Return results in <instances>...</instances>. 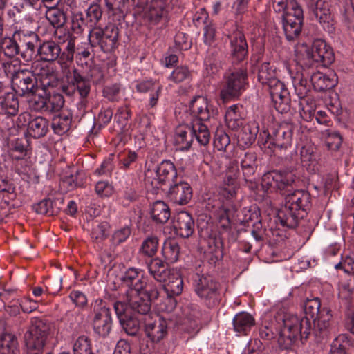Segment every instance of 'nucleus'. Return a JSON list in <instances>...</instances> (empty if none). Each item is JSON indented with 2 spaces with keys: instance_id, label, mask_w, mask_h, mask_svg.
<instances>
[{
  "instance_id": "17",
  "label": "nucleus",
  "mask_w": 354,
  "mask_h": 354,
  "mask_svg": "<svg viewBox=\"0 0 354 354\" xmlns=\"http://www.w3.org/2000/svg\"><path fill=\"white\" fill-rule=\"evenodd\" d=\"M192 113L197 117L195 120L207 121L213 115V109L209 104L208 100L204 96H196L190 102L189 105Z\"/></svg>"
},
{
  "instance_id": "22",
  "label": "nucleus",
  "mask_w": 354,
  "mask_h": 354,
  "mask_svg": "<svg viewBox=\"0 0 354 354\" xmlns=\"http://www.w3.org/2000/svg\"><path fill=\"white\" fill-rule=\"evenodd\" d=\"M258 129V124L255 121H250L245 124L236 134L238 145L242 148L250 147L256 139Z\"/></svg>"
},
{
  "instance_id": "2",
  "label": "nucleus",
  "mask_w": 354,
  "mask_h": 354,
  "mask_svg": "<svg viewBox=\"0 0 354 354\" xmlns=\"http://www.w3.org/2000/svg\"><path fill=\"white\" fill-rule=\"evenodd\" d=\"M258 81L269 89L275 109L281 113L289 109V92L283 82L277 77L276 67L270 62H263L259 67Z\"/></svg>"
},
{
  "instance_id": "29",
  "label": "nucleus",
  "mask_w": 354,
  "mask_h": 354,
  "mask_svg": "<svg viewBox=\"0 0 354 354\" xmlns=\"http://www.w3.org/2000/svg\"><path fill=\"white\" fill-rule=\"evenodd\" d=\"M71 121L72 113L68 110H62L53 118L52 128L55 133L63 134L69 130Z\"/></svg>"
},
{
  "instance_id": "49",
  "label": "nucleus",
  "mask_w": 354,
  "mask_h": 354,
  "mask_svg": "<svg viewBox=\"0 0 354 354\" xmlns=\"http://www.w3.org/2000/svg\"><path fill=\"white\" fill-rule=\"evenodd\" d=\"M303 48L307 58L305 64L308 67H313L315 66V57L319 55V52L323 48H326V42L321 39H317L313 41L310 48L306 45H303Z\"/></svg>"
},
{
  "instance_id": "4",
  "label": "nucleus",
  "mask_w": 354,
  "mask_h": 354,
  "mask_svg": "<svg viewBox=\"0 0 354 354\" xmlns=\"http://www.w3.org/2000/svg\"><path fill=\"white\" fill-rule=\"evenodd\" d=\"M225 79V84L220 93L223 102L239 97L246 89L248 84V72L243 67L230 71Z\"/></svg>"
},
{
  "instance_id": "30",
  "label": "nucleus",
  "mask_w": 354,
  "mask_h": 354,
  "mask_svg": "<svg viewBox=\"0 0 354 354\" xmlns=\"http://www.w3.org/2000/svg\"><path fill=\"white\" fill-rule=\"evenodd\" d=\"M147 268L150 274L159 282H166L171 271L158 258L151 259L147 264Z\"/></svg>"
},
{
  "instance_id": "12",
  "label": "nucleus",
  "mask_w": 354,
  "mask_h": 354,
  "mask_svg": "<svg viewBox=\"0 0 354 354\" xmlns=\"http://www.w3.org/2000/svg\"><path fill=\"white\" fill-rule=\"evenodd\" d=\"M310 200L309 193L304 190H296L292 193L288 194L285 198L286 209H293L299 212V214H304L308 207Z\"/></svg>"
},
{
  "instance_id": "25",
  "label": "nucleus",
  "mask_w": 354,
  "mask_h": 354,
  "mask_svg": "<svg viewBox=\"0 0 354 354\" xmlns=\"http://www.w3.org/2000/svg\"><path fill=\"white\" fill-rule=\"evenodd\" d=\"M163 289L168 298H172L181 294L183 289V281L178 271L171 270Z\"/></svg>"
},
{
  "instance_id": "57",
  "label": "nucleus",
  "mask_w": 354,
  "mask_h": 354,
  "mask_svg": "<svg viewBox=\"0 0 354 354\" xmlns=\"http://www.w3.org/2000/svg\"><path fill=\"white\" fill-rule=\"evenodd\" d=\"M75 354H93L89 339L84 335L79 337L74 343Z\"/></svg>"
},
{
  "instance_id": "52",
  "label": "nucleus",
  "mask_w": 354,
  "mask_h": 354,
  "mask_svg": "<svg viewBox=\"0 0 354 354\" xmlns=\"http://www.w3.org/2000/svg\"><path fill=\"white\" fill-rule=\"evenodd\" d=\"M241 165L244 176L250 177L255 172L256 156L252 153H246L241 160Z\"/></svg>"
},
{
  "instance_id": "44",
  "label": "nucleus",
  "mask_w": 354,
  "mask_h": 354,
  "mask_svg": "<svg viewBox=\"0 0 354 354\" xmlns=\"http://www.w3.org/2000/svg\"><path fill=\"white\" fill-rule=\"evenodd\" d=\"M292 17H283V28L288 40L295 39L301 30L302 21L291 19Z\"/></svg>"
},
{
  "instance_id": "59",
  "label": "nucleus",
  "mask_w": 354,
  "mask_h": 354,
  "mask_svg": "<svg viewBox=\"0 0 354 354\" xmlns=\"http://www.w3.org/2000/svg\"><path fill=\"white\" fill-rule=\"evenodd\" d=\"M348 342L344 335H339L332 342L329 354H347L346 351Z\"/></svg>"
},
{
  "instance_id": "21",
  "label": "nucleus",
  "mask_w": 354,
  "mask_h": 354,
  "mask_svg": "<svg viewBox=\"0 0 354 354\" xmlns=\"http://www.w3.org/2000/svg\"><path fill=\"white\" fill-rule=\"evenodd\" d=\"M128 297L127 305L134 312L133 313L139 314L140 316L142 317V319L147 315H151L149 313L151 309L150 303L139 292L135 289L132 290Z\"/></svg>"
},
{
  "instance_id": "53",
  "label": "nucleus",
  "mask_w": 354,
  "mask_h": 354,
  "mask_svg": "<svg viewBox=\"0 0 354 354\" xmlns=\"http://www.w3.org/2000/svg\"><path fill=\"white\" fill-rule=\"evenodd\" d=\"M168 79L174 83H180L192 79V72L185 66L176 67L169 76Z\"/></svg>"
},
{
  "instance_id": "34",
  "label": "nucleus",
  "mask_w": 354,
  "mask_h": 354,
  "mask_svg": "<svg viewBox=\"0 0 354 354\" xmlns=\"http://www.w3.org/2000/svg\"><path fill=\"white\" fill-rule=\"evenodd\" d=\"M193 141L192 126H180L175 135V142L181 150H187Z\"/></svg>"
},
{
  "instance_id": "58",
  "label": "nucleus",
  "mask_w": 354,
  "mask_h": 354,
  "mask_svg": "<svg viewBox=\"0 0 354 354\" xmlns=\"http://www.w3.org/2000/svg\"><path fill=\"white\" fill-rule=\"evenodd\" d=\"M110 226L106 222L98 223L93 226L91 232V238L97 242L104 239L107 235Z\"/></svg>"
},
{
  "instance_id": "32",
  "label": "nucleus",
  "mask_w": 354,
  "mask_h": 354,
  "mask_svg": "<svg viewBox=\"0 0 354 354\" xmlns=\"http://www.w3.org/2000/svg\"><path fill=\"white\" fill-rule=\"evenodd\" d=\"M37 109H44L45 111L57 112L63 106L64 104V100L63 97L59 94H55L50 96L48 99L45 97H41L39 102H36Z\"/></svg>"
},
{
  "instance_id": "36",
  "label": "nucleus",
  "mask_w": 354,
  "mask_h": 354,
  "mask_svg": "<svg viewBox=\"0 0 354 354\" xmlns=\"http://www.w3.org/2000/svg\"><path fill=\"white\" fill-rule=\"evenodd\" d=\"M286 204L277 213V218L283 226L290 228L297 226L299 219L304 216V214H299V212L293 209H287L285 212Z\"/></svg>"
},
{
  "instance_id": "24",
  "label": "nucleus",
  "mask_w": 354,
  "mask_h": 354,
  "mask_svg": "<svg viewBox=\"0 0 354 354\" xmlns=\"http://www.w3.org/2000/svg\"><path fill=\"white\" fill-rule=\"evenodd\" d=\"M332 317L331 311L328 308H322L316 319L313 320L316 335L324 337L328 334L333 326Z\"/></svg>"
},
{
  "instance_id": "11",
  "label": "nucleus",
  "mask_w": 354,
  "mask_h": 354,
  "mask_svg": "<svg viewBox=\"0 0 354 354\" xmlns=\"http://www.w3.org/2000/svg\"><path fill=\"white\" fill-rule=\"evenodd\" d=\"M142 322L146 335L151 342H159L167 335V322L158 315H147L142 319Z\"/></svg>"
},
{
  "instance_id": "14",
  "label": "nucleus",
  "mask_w": 354,
  "mask_h": 354,
  "mask_svg": "<svg viewBox=\"0 0 354 354\" xmlns=\"http://www.w3.org/2000/svg\"><path fill=\"white\" fill-rule=\"evenodd\" d=\"M194 221L187 212H180L174 217L173 227L177 234L183 238H188L194 232Z\"/></svg>"
},
{
  "instance_id": "61",
  "label": "nucleus",
  "mask_w": 354,
  "mask_h": 354,
  "mask_svg": "<svg viewBox=\"0 0 354 354\" xmlns=\"http://www.w3.org/2000/svg\"><path fill=\"white\" fill-rule=\"evenodd\" d=\"M10 150L13 158L20 160L26 155V149L21 140H15L10 144Z\"/></svg>"
},
{
  "instance_id": "40",
  "label": "nucleus",
  "mask_w": 354,
  "mask_h": 354,
  "mask_svg": "<svg viewBox=\"0 0 354 354\" xmlns=\"http://www.w3.org/2000/svg\"><path fill=\"white\" fill-rule=\"evenodd\" d=\"M0 106L5 114L15 115L18 111L19 103L13 93L5 92L4 95L0 97Z\"/></svg>"
},
{
  "instance_id": "28",
  "label": "nucleus",
  "mask_w": 354,
  "mask_h": 354,
  "mask_svg": "<svg viewBox=\"0 0 354 354\" xmlns=\"http://www.w3.org/2000/svg\"><path fill=\"white\" fill-rule=\"evenodd\" d=\"M177 171L170 160H163L156 169V179L159 185L173 181L176 178Z\"/></svg>"
},
{
  "instance_id": "45",
  "label": "nucleus",
  "mask_w": 354,
  "mask_h": 354,
  "mask_svg": "<svg viewBox=\"0 0 354 354\" xmlns=\"http://www.w3.org/2000/svg\"><path fill=\"white\" fill-rule=\"evenodd\" d=\"M292 17H283V28L288 40L295 39L301 30L302 21L291 19Z\"/></svg>"
},
{
  "instance_id": "43",
  "label": "nucleus",
  "mask_w": 354,
  "mask_h": 354,
  "mask_svg": "<svg viewBox=\"0 0 354 354\" xmlns=\"http://www.w3.org/2000/svg\"><path fill=\"white\" fill-rule=\"evenodd\" d=\"M193 138L195 137L201 145H206L210 140V133L206 125L200 120H194L192 122Z\"/></svg>"
},
{
  "instance_id": "3",
  "label": "nucleus",
  "mask_w": 354,
  "mask_h": 354,
  "mask_svg": "<svg viewBox=\"0 0 354 354\" xmlns=\"http://www.w3.org/2000/svg\"><path fill=\"white\" fill-rule=\"evenodd\" d=\"M238 176L239 171L236 167L232 171L227 172L223 180L224 185L227 187H224L221 193L223 196L227 197V200L218 205L219 222L223 227L230 226L231 218L234 216L235 209L231 199L235 197L239 188Z\"/></svg>"
},
{
  "instance_id": "51",
  "label": "nucleus",
  "mask_w": 354,
  "mask_h": 354,
  "mask_svg": "<svg viewBox=\"0 0 354 354\" xmlns=\"http://www.w3.org/2000/svg\"><path fill=\"white\" fill-rule=\"evenodd\" d=\"M2 69L7 77L10 78L11 82L18 76L19 72H22L24 69L21 68L20 61L18 59H11L2 63Z\"/></svg>"
},
{
  "instance_id": "46",
  "label": "nucleus",
  "mask_w": 354,
  "mask_h": 354,
  "mask_svg": "<svg viewBox=\"0 0 354 354\" xmlns=\"http://www.w3.org/2000/svg\"><path fill=\"white\" fill-rule=\"evenodd\" d=\"M46 17L54 28H60L66 22L65 14L54 6H46Z\"/></svg>"
},
{
  "instance_id": "5",
  "label": "nucleus",
  "mask_w": 354,
  "mask_h": 354,
  "mask_svg": "<svg viewBox=\"0 0 354 354\" xmlns=\"http://www.w3.org/2000/svg\"><path fill=\"white\" fill-rule=\"evenodd\" d=\"M93 328L98 335L106 337L112 327V319L109 308L101 299L93 301L91 304Z\"/></svg>"
},
{
  "instance_id": "39",
  "label": "nucleus",
  "mask_w": 354,
  "mask_h": 354,
  "mask_svg": "<svg viewBox=\"0 0 354 354\" xmlns=\"http://www.w3.org/2000/svg\"><path fill=\"white\" fill-rule=\"evenodd\" d=\"M151 214L156 222L165 223L170 217V209L165 202L157 201L153 204Z\"/></svg>"
},
{
  "instance_id": "26",
  "label": "nucleus",
  "mask_w": 354,
  "mask_h": 354,
  "mask_svg": "<svg viewBox=\"0 0 354 354\" xmlns=\"http://www.w3.org/2000/svg\"><path fill=\"white\" fill-rule=\"evenodd\" d=\"M235 332L246 335L254 326L255 319L252 315L247 312H240L234 316L232 320Z\"/></svg>"
},
{
  "instance_id": "60",
  "label": "nucleus",
  "mask_w": 354,
  "mask_h": 354,
  "mask_svg": "<svg viewBox=\"0 0 354 354\" xmlns=\"http://www.w3.org/2000/svg\"><path fill=\"white\" fill-rule=\"evenodd\" d=\"M283 17H292L291 19L303 21V10L296 2H290Z\"/></svg>"
},
{
  "instance_id": "16",
  "label": "nucleus",
  "mask_w": 354,
  "mask_h": 354,
  "mask_svg": "<svg viewBox=\"0 0 354 354\" xmlns=\"http://www.w3.org/2000/svg\"><path fill=\"white\" fill-rule=\"evenodd\" d=\"M66 79L68 86L72 87L73 90H77L81 99L87 97L91 91V84L88 79L83 77L76 69L72 72L68 71Z\"/></svg>"
},
{
  "instance_id": "1",
  "label": "nucleus",
  "mask_w": 354,
  "mask_h": 354,
  "mask_svg": "<svg viewBox=\"0 0 354 354\" xmlns=\"http://www.w3.org/2000/svg\"><path fill=\"white\" fill-rule=\"evenodd\" d=\"M276 333L279 335V346L288 349L299 337H308V319H300L297 315L288 313L285 308L274 306L270 312L264 314L259 334L262 339H270Z\"/></svg>"
},
{
  "instance_id": "63",
  "label": "nucleus",
  "mask_w": 354,
  "mask_h": 354,
  "mask_svg": "<svg viewBox=\"0 0 354 354\" xmlns=\"http://www.w3.org/2000/svg\"><path fill=\"white\" fill-rule=\"evenodd\" d=\"M35 212L40 214L53 215L55 211L53 208V202L49 199H45L33 207Z\"/></svg>"
},
{
  "instance_id": "42",
  "label": "nucleus",
  "mask_w": 354,
  "mask_h": 354,
  "mask_svg": "<svg viewBox=\"0 0 354 354\" xmlns=\"http://www.w3.org/2000/svg\"><path fill=\"white\" fill-rule=\"evenodd\" d=\"M321 304L319 299L317 297L307 299L304 304V312L306 314V317H299L300 319H308V323L309 324V332L310 331V319L313 321L316 319V317L319 315L322 310Z\"/></svg>"
},
{
  "instance_id": "41",
  "label": "nucleus",
  "mask_w": 354,
  "mask_h": 354,
  "mask_svg": "<svg viewBox=\"0 0 354 354\" xmlns=\"http://www.w3.org/2000/svg\"><path fill=\"white\" fill-rule=\"evenodd\" d=\"M180 253V247L176 241L174 239L166 240L162 248V254L165 259L170 263L178 261Z\"/></svg>"
},
{
  "instance_id": "38",
  "label": "nucleus",
  "mask_w": 354,
  "mask_h": 354,
  "mask_svg": "<svg viewBox=\"0 0 354 354\" xmlns=\"http://www.w3.org/2000/svg\"><path fill=\"white\" fill-rule=\"evenodd\" d=\"M141 322H142V317L129 313L120 321V324L128 335L134 336L139 331Z\"/></svg>"
},
{
  "instance_id": "8",
  "label": "nucleus",
  "mask_w": 354,
  "mask_h": 354,
  "mask_svg": "<svg viewBox=\"0 0 354 354\" xmlns=\"http://www.w3.org/2000/svg\"><path fill=\"white\" fill-rule=\"evenodd\" d=\"M194 286L197 295L205 302L209 307L218 302V286L211 277L196 274L194 279Z\"/></svg>"
},
{
  "instance_id": "19",
  "label": "nucleus",
  "mask_w": 354,
  "mask_h": 354,
  "mask_svg": "<svg viewBox=\"0 0 354 354\" xmlns=\"http://www.w3.org/2000/svg\"><path fill=\"white\" fill-rule=\"evenodd\" d=\"M295 180L294 174L292 172L274 171L266 174L263 178V183L270 187H276L279 189H284L286 186L290 185Z\"/></svg>"
},
{
  "instance_id": "48",
  "label": "nucleus",
  "mask_w": 354,
  "mask_h": 354,
  "mask_svg": "<svg viewBox=\"0 0 354 354\" xmlns=\"http://www.w3.org/2000/svg\"><path fill=\"white\" fill-rule=\"evenodd\" d=\"M17 342L15 337L10 333L0 336V354H17Z\"/></svg>"
},
{
  "instance_id": "15",
  "label": "nucleus",
  "mask_w": 354,
  "mask_h": 354,
  "mask_svg": "<svg viewBox=\"0 0 354 354\" xmlns=\"http://www.w3.org/2000/svg\"><path fill=\"white\" fill-rule=\"evenodd\" d=\"M231 55L237 61H242L248 55V44L242 32L236 30L228 35Z\"/></svg>"
},
{
  "instance_id": "62",
  "label": "nucleus",
  "mask_w": 354,
  "mask_h": 354,
  "mask_svg": "<svg viewBox=\"0 0 354 354\" xmlns=\"http://www.w3.org/2000/svg\"><path fill=\"white\" fill-rule=\"evenodd\" d=\"M131 234V229L128 226L115 230L111 236L112 243L118 245L124 242Z\"/></svg>"
},
{
  "instance_id": "33",
  "label": "nucleus",
  "mask_w": 354,
  "mask_h": 354,
  "mask_svg": "<svg viewBox=\"0 0 354 354\" xmlns=\"http://www.w3.org/2000/svg\"><path fill=\"white\" fill-rule=\"evenodd\" d=\"M61 53V48L53 41L44 42L38 48V53L41 59L53 62L57 59Z\"/></svg>"
},
{
  "instance_id": "10",
  "label": "nucleus",
  "mask_w": 354,
  "mask_h": 354,
  "mask_svg": "<svg viewBox=\"0 0 354 354\" xmlns=\"http://www.w3.org/2000/svg\"><path fill=\"white\" fill-rule=\"evenodd\" d=\"M12 86L16 93L21 96L33 95L38 90L37 78L32 71L25 69L14 78Z\"/></svg>"
},
{
  "instance_id": "54",
  "label": "nucleus",
  "mask_w": 354,
  "mask_h": 354,
  "mask_svg": "<svg viewBox=\"0 0 354 354\" xmlns=\"http://www.w3.org/2000/svg\"><path fill=\"white\" fill-rule=\"evenodd\" d=\"M334 61V55L332 49L326 44V48H323L319 52V55L315 57V66L319 64L322 66H328L331 64Z\"/></svg>"
},
{
  "instance_id": "6",
  "label": "nucleus",
  "mask_w": 354,
  "mask_h": 354,
  "mask_svg": "<svg viewBox=\"0 0 354 354\" xmlns=\"http://www.w3.org/2000/svg\"><path fill=\"white\" fill-rule=\"evenodd\" d=\"M118 35V28L113 24H109L104 29L93 28L89 32L88 40L92 46H98L102 51L109 53L116 48Z\"/></svg>"
},
{
  "instance_id": "23",
  "label": "nucleus",
  "mask_w": 354,
  "mask_h": 354,
  "mask_svg": "<svg viewBox=\"0 0 354 354\" xmlns=\"http://www.w3.org/2000/svg\"><path fill=\"white\" fill-rule=\"evenodd\" d=\"M307 6L320 24H328L330 20L329 5L325 0H306Z\"/></svg>"
},
{
  "instance_id": "35",
  "label": "nucleus",
  "mask_w": 354,
  "mask_h": 354,
  "mask_svg": "<svg viewBox=\"0 0 354 354\" xmlns=\"http://www.w3.org/2000/svg\"><path fill=\"white\" fill-rule=\"evenodd\" d=\"M48 129V121L43 117H36L29 121L27 131L32 137L39 138L46 134Z\"/></svg>"
},
{
  "instance_id": "7",
  "label": "nucleus",
  "mask_w": 354,
  "mask_h": 354,
  "mask_svg": "<svg viewBox=\"0 0 354 354\" xmlns=\"http://www.w3.org/2000/svg\"><path fill=\"white\" fill-rule=\"evenodd\" d=\"M292 141V127L290 124L279 126L272 135L270 136L268 131H263L260 133L258 142L261 146L270 148L274 146L281 149H288L291 147Z\"/></svg>"
},
{
  "instance_id": "9",
  "label": "nucleus",
  "mask_w": 354,
  "mask_h": 354,
  "mask_svg": "<svg viewBox=\"0 0 354 354\" xmlns=\"http://www.w3.org/2000/svg\"><path fill=\"white\" fill-rule=\"evenodd\" d=\"M48 327L42 321L32 324L24 336L26 346L32 354H37L44 346Z\"/></svg>"
},
{
  "instance_id": "37",
  "label": "nucleus",
  "mask_w": 354,
  "mask_h": 354,
  "mask_svg": "<svg viewBox=\"0 0 354 354\" xmlns=\"http://www.w3.org/2000/svg\"><path fill=\"white\" fill-rule=\"evenodd\" d=\"M166 15L165 2L162 0H153L146 15L148 19L151 22L156 24Z\"/></svg>"
},
{
  "instance_id": "55",
  "label": "nucleus",
  "mask_w": 354,
  "mask_h": 354,
  "mask_svg": "<svg viewBox=\"0 0 354 354\" xmlns=\"http://www.w3.org/2000/svg\"><path fill=\"white\" fill-rule=\"evenodd\" d=\"M1 50L5 56L12 58L19 53V47L15 40L6 38L1 42Z\"/></svg>"
},
{
  "instance_id": "50",
  "label": "nucleus",
  "mask_w": 354,
  "mask_h": 354,
  "mask_svg": "<svg viewBox=\"0 0 354 354\" xmlns=\"http://www.w3.org/2000/svg\"><path fill=\"white\" fill-rule=\"evenodd\" d=\"M322 136L325 138V142L328 149L337 151L339 149L342 138L337 131L325 130L322 132Z\"/></svg>"
},
{
  "instance_id": "20",
  "label": "nucleus",
  "mask_w": 354,
  "mask_h": 354,
  "mask_svg": "<svg viewBox=\"0 0 354 354\" xmlns=\"http://www.w3.org/2000/svg\"><path fill=\"white\" fill-rule=\"evenodd\" d=\"M310 82L315 90L322 91L335 87L337 84V77L333 71L328 73L317 71L311 75Z\"/></svg>"
},
{
  "instance_id": "56",
  "label": "nucleus",
  "mask_w": 354,
  "mask_h": 354,
  "mask_svg": "<svg viewBox=\"0 0 354 354\" xmlns=\"http://www.w3.org/2000/svg\"><path fill=\"white\" fill-rule=\"evenodd\" d=\"M301 160L306 166H315L317 156L315 153V148L312 146H304L300 151Z\"/></svg>"
},
{
  "instance_id": "47",
  "label": "nucleus",
  "mask_w": 354,
  "mask_h": 354,
  "mask_svg": "<svg viewBox=\"0 0 354 354\" xmlns=\"http://www.w3.org/2000/svg\"><path fill=\"white\" fill-rule=\"evenodd\" d=\"M158 245L157 236H149L142 241L139 249V253L144 257H153L158 251Z\"/></svg>"
},
{
  "instance_id": "18",
  "label": "nucleus",
  "mask_w": 354,
  "mask_h": 354,
  "mask_svg": "<svg viewBox=\"0 0 354 354\" xmlns=\"http://www.w3.org/2000/svg\"><path fill=\"white\" fill-rule=\"evenodd\" d=\"M168 196L174 203L185 205L192 197V189L188 183L180 182L170 186Z\"/></svg>"
},
{
  "instance_id": "31",
  "label": "nucleus",
  "mask_w": 354,
  "mask_h": 354,
  "mask_svg": "<svg viewBox=\"0 0 354 354\" xmlns=\"http://www.w3.org/2000/svg\"><path fill=\"white\" fill-rule=\"evenodd\" d=\"M225 118L228 127L232 129H239L244 118L243 106L238 104L230 106L226 111Z\"/></svg>"
},
{
  "instance_id": "64",
  "label": "nucleus",
  "mask_w": 354,
  "mask_h": 354,
  "mask_svg": "<svg viewBox=\"0 0 354 354\" xmlns=\"http://www.w3.org/2000/svg\"><path fill=\"white\" fill-rule=\"evenodd\" d=\"M230 143L227 134L223 131L217 132L214 139V145L218 151H225Z\"/></svg>"
},
{
  "instance_id": "27",
  "label": "nucleus",
  "mask_w": 354,
  "mask_h": 354,
  "mask_svg": "<svg viewBox=\"0 0 354 354\" xmlns=\"http://www.w3.org/2000/svg\"><path fill=\"white\" fill-rule=\"evenodd\" d=\"M134 289L139 292L150 303L155 300L159 295V292L153 282H149L147 277L142 275V278L138 280L134 284Z\"/></svg>"
},
{
  "instance_id": "13",
  "label": "nucleus",
  "mask_w": 354,
  "mask_h": 354,
  "mask_svg": "<svg viewBox=\"0 0 354 354\" xmlns=\"http://www.w3.org/2000/svg\"><path fill=\"white\" fill-rule=\"evenodd\" d=\"M32 73L44 88L53 87L56 84L57 74L54 68L42 62H35Z\"/></svg>"
}]
</instances>
